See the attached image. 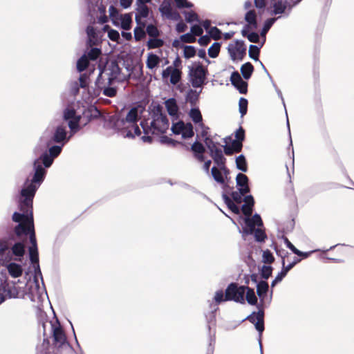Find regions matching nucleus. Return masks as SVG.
<instances>
[{"label":"nucleus","instance_id":"1","mask_svg":"<svg viewBox=\"0 0 354 354\" xmlns=\"http://www.w3.org/2000/svg\"><path fill=\"white\" fill-rule=\"evenodd\" d=\"M36 191L37 187L32 185H26L24 189H21L19 198L20 212L14 213L12 216L13 221L19 223L15 228L17 234H30L31 245L29 248V255L32 263H37L39 261L32 212V199Z\"/></svg>","mask_w":354,"mask_h":354},{"label":"nucleus","instance_id":"2","mask_svg":"<svg viewBox=\"0 0 354 354\" xmlns=\"http://www.w3.org/2000/svg\"><path fill=\"white\" fill-rule=\"evenodd\" d=\"M121 80L120 77V68L114 62L106 64L105 68L100 71L95 84L97 88L94 91V95H98L100 91L108 97H112L116 94V89L112 85L115 80Z\"/></svg>","mask_w":354,"mask_h":354},{"label":"nucleus","instance_id":"3","mask_svg":"<svg viewBox=\"0 0 354 354\" xmlns=\"http://www.w3.org/2000/svg\"><path fill=\"white\" fill-rule=\"evenodd\" d=\"M245 204L242 207V211L246 216L245 219V227L243 229V234H248L254 232L255 239L258 241H262L266 237L264 231L261 228L263 225L259 215L255 214L252 218L250 216L252 212L254 199L252 196H248L244 198Z\"/></svg>","mask_w":354,"mask_h":354},{"label":"nucleus","instance_id":"4","mask_svg":"<svg viewBox=\"0 0 354 354\" xmlns=\"http://www.w3.org/2000/svg\"><path fill=\"white\" fill-rule=\"evenodd\" d=\"M142 108H133L129 111L125 119H116L114 126L125 138H133L141 134L140 127L137 124L140 118Z\"/></svg>","mask_w":354,"mask_h":354},{"label":"nucleus","instance_id":"5","mask_svg":"<svg viewBox=\"0 0 354 354\" xmlns=\"http://www.w3.org/2000/svg\"><path fill=\"white\" fill-rule=\"evenodd\" d=\"M62 151V147L59 146H53L50 148L48 155L44 153L40 158L36 160L34 162L35 174L32 180H27L22 189H24L26 185H32L37 187V189L43 181L45 176V170L41 166V162L46 167H49L53 161V159L57 156Z\"/></svg>","mask_w":354,"mask_h":354},{"label":"nucleus","instance_id":"6","mask_svg":"<svg viewBox=\"0 0 354 354\" xmlns=\"http://www.w3.org/2000/svg\"><path fill=\"white\" fill-rule=\"evenodd\" d=\"M207 74V68L200 62H194L189 66V80L193 87L200 88L199 92L190 91L188 93L187 99L192 103L198 100L203 86L206 84Z\"/></svg>","mask_w":354,"mask_h":354},{"label":"nucleus","instance_id":"7","mask_svg":"<svg viewBox=\"0 0 354 354\" xmlns=\"http://www.w3.org/2000/svg\"><path fill=\"white\" fill-rule=\"evenodd\" d=\"M150 124V127L147 128H146L144 124H141L142 128L145 134L141 138V139L145 142H151L152 141V138L149 136V133L158 136L160 133H165L169 127L167 119L161 115L157 116V118L151 121Z\"/></svg>","mask_w":354,"mask_h":354},{"label":"nucleus","instance_id":"8","mask_svg":"<svg viewBox=\"0 0 354 354\" xmlns=\"http://www.w3.org/2000/svg\"><path fill=\"white\" fill-rule=\"evenodd\" d=\"M245 287H237L235 284L231 283L226 289L225 299L233 300L236 302L243 304L245 302Z\"/></svg>","mask_w":354,"mask_h":354},{"label":"nucleus","instance_id":"9","mask_svg":"<svg viewBox=\"0 0 354 354\" xmlns=\"http://www.w3.org/2000/svg\"><path fill=\"white\" fill-rule=\"evenodd\" d=\"M216 164L218 167H213L211 173L217 183L223 185L227 181L230 171L225 165V158H222V160Z\"/></svg>","mask_w":354,"mask_h":354},{"label":"nucleus","instance_id":"10","mask_svg":"<svg viewBox=\"0 0 354 354\" xmlns=\"http://www.w3.org/2000/svg\"><path fill=\"white\" fill-rule=\"evenodd\" d=\"M171 130L175 135H179L184 139L192 138L194 136L193 127L191 123L178 122L173 124Z\"/></svg>","mask_w":354,"mask_h":354},{"label":"nucleus","instance_id":"11","mask_svg":"<svg viewBox=\"0 0 354 354\" xmlns=\"http://www.w3.org/2000/svg\"><path fill=\"white\" fill-rule=\"evenodd\" d=\"M229 54L233 60H241L245 54L246 48L241 41H232L228 46Z\"/></svg>","mask_w":354,"mask_h":354},{"label":"nucleus","instance_id":"12","mask_svg":"<svg viewBox=\"0 0 354 354\" xmlns=\"http://www.w3.org/2000/svg\"><path fill=\"white\" fill-rule=\"evenodd\" d=\"M204 141L215 162L219 163L222 158H224L221 149L209 138H205Z\"/></svg>","mask_w":354,"mask_h":354},{"label":"nucleus","instance_id":"13","mask_svg":"<svg viewBox=\"0 0 354 354\" xmlns=\"http://www.w3.org/2000/svg\"><path fill=\"white\" fill-rule=\"evenodd\" d=\"M204 141L215 162L219 163L222 158H224L221 149L209 138H205Z\"/></svg>","mask_w":354,"mask_h":354},{"label":"nucleus","instance_id":"14","mask_svg":"<svg viewBox=\"0 0 354 354\" xmlns=\"http://www.w3.org/2000/svg\"><path fill=\"white\" fill-rule=\"evenodd\" d=\"M64 117L66 120L68 121V126L70 129L72 131L77 130L80 115L77 114L74 109L67 108L64 111Z\"/></svg>","mask_w":354,"mask_h":354},{"label":"nucleus","instance_id":"15","mask_svg":"<svg viewBox=\"0 0 354 354\" xmlns=\"http://www.w3.org/2000/svg\"><path fill=\"white\" fill-rule=\"evenodd\" d=\"M162 75L164 80L169 79L172 84H176L180 80L181 72L174 67L169 66L162 71Z\"/></svg>","mask_w":354,"mask_h":354},{"label":"nucleus","instance_id":"16","mask_svg":"<svg viewBox=\"0 0 354 354\" xmlns=\"http://www.w3.org/2000/svg\"><path fill=\"white\" fill-rule=\"evenodd\" d=\"M9 284L5 281L0 286V304H1L6 297H17L19 295V291L16 288H10Z\"/></svg>","mask_w":354,"mask_h":354},{"label":"nucleus","instance_id":"17","mask_svg":"<svg viewBox=\"0 0 354 354\" xmlns=\"http://www.w3.org/2000/svg\"><path fill=\"white\" fill-rule=\"evenodd\" d=\"M230 80L232 84L240 91V93H246L248 84L246 82L243 80L239 73H233L231 75Z\"/></svg>","mask_w":354,"mask_h":354},{"label":"nucleus","instance_id":"18","mask_svg":"<svg viewBox=\"0 0 354 354\" xmlns=\"http://www.w3.org/2000/svg\"><path fill=\"white\" fill-rule=\"evenodd\" d=\"M248 319L255 325L256 329L260 333L263 331V312L262 310H259L257 313H252Z\"/></svg>","mask_w":354,"mask_h":354},{"label":"nucleus","instance_id":"19","mask_svg":"<svg viewBox=\"0 0 354 354\" xmlns=\"http://www.w3.org/2000/svg\"><path fill=\"white\" fill-rule=\"evenodd\" d=\"M27 286L28 287L29 295L31 300L35 301L37 299H39L41 296L43 291L42 290H40L37 281L36 279L30 281L28 283Z\"/></svg>","mask_w":354,"mask_h":354},{"label":"nucleus","instance_id":"20","mask_svg":"<svg viewBox=\"0 0 354 354\" xmlns=\"http://www.w3.org/2000/svg\"><path fill=\"white\" fill-rule=\"evenodd\" d=\"M236 181L239 190L242 194L249 192L248 178L245 174L239 173L236 176Z\"/></svg>","mask_w":354,"mask_h":354},{"label":"nucleus","instance_id":"21","mask_svg":"<svg viewBox=\"0 0 354 354\" xmlns=\"http://www.w3.org/2000/svg\"><path fill=\"white\" fill-rule=\"evenodd\" d=\"M54 340L60 345L66 342V335L58 323L52 325Z\"/></svg>","mask_w":354,"mask_h":354},{"label":"nucleus","instance_id":"22","mask_svg":"<svg viewBox=\"0 0 354 354\" xmlns=\"http://www.w3.org/2000/svg\"><path fill=\"white\" fill-rule=\"evenodd\" d=\"M11 259L9 247L6 241H0V263L4 264Z\"/></svg>","mask_w":354,"mask_h":354},{"label":"nucleus","instance_id":"23","mask_svg":"<svg viewBox=\"0 0 354 354\" xmlns=\"http://www.w3.org/2000/svg\"><path fill=\"white\" fill-rule=\"evenodd\" d=\"M290 201L291 203L289 204V218H291V221L289 222V225H290L291 227L293 228L295 226V218L297 216L299 209L296 196H294L292 199H290Z\"/></svg>","mask_w":354,"mask_h":354},{"label":"nucleus","instance_id":"24","mask_svg":"<svg viewBox=\"0 0 354 354\" xmlns=\"http://www.w3.org/2000/svg\"><path fill=\"white\" fill-rule=\"evenodd\" d=\"M9 274L14 278H17L21 276L23 273V268L21 266L16 263H8L6 266Z\"/></svg>","mask_w":354,"mask_h":354},{"label":"nucleus","instance_id":"25","mask_svg":"<svg viewBox=\"0 0 354 354\" xmlns=\"http://www.w3.org/2000/svg\"><path fill=\"white\" fill-rule=\"evenodd\" d=\"M189 116L194 122L195 125L203 127V118L200 110L198 108H192L189 112Z\"/></svg>","mask_w":354,"mask_h":354},{"label":"nucleus","instance_id":"26","mask_svg":"<svg viewBox=\"0 0 354 354\" xmlns=\"http://www.w3.org/2000/svg\"><path fill=\"white\" fill-rule=\"evenodd\" d=\"M245 19L248 23L247 27L252 30L257 28V14L254 10H249L246 12Z\"/></svg>","mask_w":354,"mask_h":354},{"label":"nucleus","instance_id":"27","mask_svg":"<svg viewBox=\"0 0 354 354\" xmlns=\"http://www.w3.org/2000/svg\"><path fill=\"white\" fill-rule=\"evenodd\" d=\"M289 250L296 254L297 257H301L303 258H308L313 253L322 251L320 249L313 250L308 252H302L297 249L290 241H289Z\"/></svg>","mask_w":354,"mask_h":354},{"label":"nucleus","instance_id":"28","mask_svg":"<svg viewBox=\"0 0 354 354\" xmlns=\"http://www.w3.org/2000/svg\"><path fill=\"white\" fill-rule=\"evenodd\" d=\"M160 62V57L153 53H149L147 55V58L146 60L147 67L150 70H154L158 67Z\"/></svg>","mask_w":354,"mask_h":354},{"label":"nucleus","instance_id":"29","mask_svg":"<svg viewBox=\"0 0 354 354\" xmlns=\"http://www.w3.org/2000/svg\"><path fill=\"white\" fill-rule=\"evenodd\" d=\"M132 16L129 13L122 15L119 18V26L124 30H129L131 28Z\"/></svg>","mask_w":354,"mask_h":354},{"label":"nucleus","instance_id":"30","mask_svg":"<svg viewBox=\"0 0 354 354\" xmlns=\"http://www.w3.org/2000/svg\"><path fill=\"white\" fill-rule=\"evenodd\" d=\"M137 15L136 16V21L138 24L142 23L141 21L142 18H145L148 16L149 9L146 5L137 4Z\"/></svg>","mask_w":354,"mask_h":354},{"label":"nucleus","instance_id":"31","mask_svg":"<svg viewBox=\"0 0 354 354\" xmlns=\"http://www.w3.org/2000/svg\"><path fill=\"white\" fill-rule=\"evenodd\" d=\"M192 149L194 151L195 154V157L199 160V161H203L204 160V156L203 153L205 151V148L203 146L202 144L196 142L193 144L192 146Z\"/></svg>","mask_w":354,"mask_h":354},{"label":"nucleus","instance_id":"32","mask_svg":"<svg viewBox=\"0 0 354 354\" xmlns=\"http://www.w3.org/2000/svg\"><path fill=\"white\" fill-rule=\"evenodd\" d=\"M165 106L170 115L176 116L178 108L174 99L171 98L165 102Z\"/></svg>","mask_w":354,"mask_h":354},{"label":"nucleus","instance_id":"33","mask_svg":"<svg viewBox=\"0 0 354 354\" xmlns=\"http://www.w3.org/2000/svg\"><path fill=\"white\" fill-rule=\"evenodd\" d=\"M66 128L64 126H59L56 128L53 139L55 142L63 141L66 138Z\"/></svg>","mask_w":354,"mask_h":354},{"label":"nucleus","instance_id":"34","mask_svg":"<svg viewBox=\"0 0 354 354\" xmlns=\"http://www.w3.org/2000/svg\"><path fill=\"white\" fill-rule=\"evenodd\" d=\"M235 136L236 140L234 141L232 143L233 147H234L236 151H239L241 148V142L244 139V131L242 128L239 129L235 133Z\"/></svg>","mask_w":354,"mask_h":354},{"label":"nucleus","instance_id":"35","mask_svg":"<svg viewBox=\"0 0 354 354\" xmlns=\"http://www.w3.org/2000/svg\"><path fill=\"white\" fill-rule=\"evenodd\" d=\"M109 17H110L112 23L115 26H119V18L122 15H120L118 10L113 6L109 7Z\"/></svg>","mask_w":354,"mask_h":354},{"label":"nucleus","instance_id":"36","mask_svg":"<svg viewBox=\"0 0 354 354\" xmlns=\"http://www.w3.org/2000/svg\"><path fill=\"white\" fill-rule=\"evenodd\" d=\"M253 71V66L250 62L244 64L241 68V73L246 80H248L250 77Z\"/></svg>","mask_w":354,"mask_h":354},{"label":"nucleus","instance_id":"37","mask_svg":"<svg viewBox=\"0 0 354 354\" xmlns=\"http://www.w3.org/2000/svg\"><path fill=\"white\" fill-rule=\"evenodd\" d=\"M86 32L90 45H93L98 42L99 39L97 35L92 26H88L87 28Z\"/></svg>","mask_w":354,"mask_h":354},{"label":"nucleus","instance_id":"38","mask_svg":"<svg viewBox=\"0 0 354 354\" xmlns=\"http://www.w3.org/2000/svg\"><path fill=\"white\" fill-rule=\"evenodd\" d=\"M268 289V285L266 281H261L257 285V294L261 299H264Z\"/></svg>","mask_w":354,"mask_h":354},{"label":"nucleus","instance_id":"39","mask_svg":"<svg viewBox=\"0 0 354 354\" xmlns=\"http://www.w3.org/2000/svg\"><path fill=\"white\" fill-rule=\"evenodd\" d=\"M183 56L185 59H190L194 57L196 54V50L194 46H183Z\"/></svg>","mask_w":354,"mask_h":354},{"label":"nucleus","instance_id":"40","mask_svg":"<svg viewBox=\"0 0 354 354\" xmlns=\"http://www.w3.org/2000/svg\"><path fill=\"white\" fill-rule=\"evenodd\" d=\"M245 293H246V300L248 304L251 305H254L257 302V298L255 295V293L252 289L249 288H245Z\"/></svg>","mask_w":354,"mask_h":354},{"label":"nucleus","instance_id":"41","mask_svg":"<svg viewBox=\"0 0 354 354\" xmlns=\"http://www.w3.org/2000/svg\"><path fill=\"white\" fill-rule=\"evenodd\" d=\"M221 48V44L219 43H214L208 49V55L212 58L218 57Z\"/></svg>","mask_w":354,"mask_h":354},{"label":"nucleus","instance_id":"42","mask_svg":"<svg viewBox=\"0 0 354 354\" xmlns=\"http://www.w3.org/2000/svg\"><path fill=\"white\" fill-rule=\"evenodd\" d=\"M145 23H141L138 24V26L136 27L134 30V37L136 40L138 41L143 38L145 35V32L144 31Z\"/></svg>","mask_w":354,"mask_h":354},{"label":"nucleus","instance_id":"43","mask_svg":"<svg viewBox=\"0 0 354 354\" xmlns=\"http://www.w3.org/2000/svg\"><path fill=\"white\" fill-rule=\"evenodd\" d=\"M236 167L239 169L245 172L248 169L245 158L243 156L241 155L236 159Z\"/></svg>","mask_w":354,"mask_h":354},{"label":"nucleus","instance_id":"44","mask_svg":"<svg viewBox=\"0 0 354 354\" xmlns=\"http://www.w3.org/2000/svg\"><path fill=\"white\" fill-rule=\"evenodd\" d=\"M88 64V59L86 55H84L77 61V68L80 72H81L87 67Z\"/></svg>","mask_w":354,"mask_h":354},{"label":"nucleus","instance_id":"45","mask_svg":"<svg viewBox=\"0 0 354 354\" xmlns=\"http://www.w3.org/2000/svg\"><path fill=\"white\" fill-rule=\"evenodd\" d=\"M273 8L274 14H281L284 11L286 4L282 3L281 0H273Z\"/></svg>","mask_w":354,"mask_h":354},{"label":"nucleus","instance_id":"46","mask_svg":"<svg viewBox=\"0 0 354 354\" xmlns=\"http://www.w3.org/2000/svg\"><path fill=\"white\" fill-rule=\"evenodd\" d=\"M12 253L17 257H22L24 254V245L21 243H15L12 248Z\"/></svg>","mask_w":354,"mask_h":354},{"label":"nucleus","instance_id":"47","mask_svg":"<svg viewBox=\"0 0 354 354\" xmlns=\"http://www.w3.org/2000/svg\"><path fill=\"white\" fill-rule=\"evenodd\" d=\"M160 10L163 15L171 17V10L169 1H165L160 7Z\"/></svg>","mask_w":354,"mask_h":354},{"label":"nucleus","instance_id":"48","mask_svg":"<svg viewBox=\"0 0 354 354\" xmlns=\"http://www.w3.org/2000/svg\"><path fill=\"white\" fill-rule=\"evenodd\" d=\"M223 199L229 209L234 213L239 214V208L225 195H223Z\"/></svg>","mask_w":354,"mask_h":354},{"label":"nucleus","instance_id":"49","mask_svg":"<svg viewBox=\"0 0 354 354\" xmlns=\"http://www.w3.org/2000/svg\"><path fill=\"white\" fill-rule=\"evenodd\" d=\"M243 35L246 36L248 40L251 42L256 43L259 41V36L256 32H248L246 29L243 30Z\"/></svg>","mask_w":354,"mask_h":354},{"label":"nucleus","instance_id":"50","mask_svg":"<svg viewBox=\"0 0 354 354\" xmlns=\"http://www.w3.org/2000/svg\"><path fill=\"white\" fill-rule=\"evenodd\" d=\"M239 112L241 116H243L247 113L248 109V101L245 98H241L239 102Z\"/></svg>","mask_w":354,"mask_h":354},{"label":"nucleus","instance_id":"51","mask_svg":"<svg viewBox=\"0 0 354 354\" xmlns=\"http://www.w3.org/2000/svg\"><path fill=\"white\" fill-rule=\"evenodd\" d=\"M259 55V48L257 46L251 45L249 48L250 57L254 60H258Z\"/></svg>","mask_w":354,"mask_h":354},{"label":"nucleus","instance_id":"52","mask_svg":"<svg viewBox=\"0 0 354 354\" xmlns=\"http://www.w3.org/2000/svg\"><path fill=\"white\" fill-rule=\"evenodd\" d=\"M163 41L161 39L157 38H153L149 40L147 46L149 48H155L162 46Z\"/></svg>","mask_w":354,"mask_h":354},{"label":"nucleus","instance_id":"53","mask_svg":"<svg viewBox=\"0 0 354 354\" xmlns=\"http://www.w3.org/2000/svg\"><path fill=\"white\" fill-rule=\"evenodd\" d=\"M208 34L210 37H212L214 39H218L221 37V32L216 27H212L208 30Z\"/></svg>","mask_w":354,"mask_h":354},{"label":"nucleus","instance_id":"54","mask_svg":"<svg viewBox=\"0 0 354 354\" xmlns=\"http://www.w3.org/2000/svg\"><path fill=\"white\" fill-rule=\"evenodd\" d=\"M185 18L189 23L198 21V15L192 11L185 12Z\"/></svg>","mask_w":354,"mask_h":354},{"label":"nucleus","instance_id":"55","mask_svg":"<svg viewBox=\"0 0 354 354\" xmlns=\"http://www.w3.org/2000/svg\"><path fill=\"white\" fill-rule=\"evenodd\" d=\"M262 259L265 263H270L274 261V257L272 253L268 250L263 252Z\"/></svg>","mask_w":354,"mask_h":354},{"label":"nucleus","instance_id":"56","mask_svg":"<svg viewBox=\"0 0 354 354\" xmlns=\"http://www.w3.org/2000/svg\"><path fill=\"white\" fill-rule=\"evenodd\" d=\"M301 257L294 256L292 259L289 257V270L298 264L301 260L306 259Z\"/></svg>","mask_w":354,"mask_h":354},{"label":"nucleus","instance_id":"57","mask_svg":"<svg viewBox=\"0 0 354 354\" xmlns=\"http://www.w3.org/2000/svg\"><path fill=\"white\" fill-rule=\"evenodd\" d=\"M214 299L216 304H219L221 302L229 300L225 299V294L224 295L222 290H218L216 292Z\"/></svg>","mask_w":354,"mask_h":354},{"label":"nucleus","instance_id":"58","mask_svg":"<svg viewBox=\"0 0 354 354\" xmlns=\"http://www.w3.org/2000/svg\"><path fill=\"white\" fill-rule=\"evenodd\" d=\"M183 43H193L196 41V37L190 33H187L180 36Z\"/></svg>","mask_w":354,"mask_h":354},{"label":"nucleus","instance_id":"59","mask_svg":"<svg viewBox=\"0 0 354 354\" xmlns=\"http://www.w3.org/2000/svg\"><path fill=\"white\" fill-rule=\"evenodd\" d=\"M192 34L196 37V36H201L203 33V30L200 25H194L191 28Z\"/></svg>","mask_w":354,"mask_h":354},{"label":"nucleus","instance_id":"60","mask_svg":"<svg viewBox=\"0 0 354 354\" xmlns=\"http://www.w3.org/2000/svg\"><path fill=\"white\" fill-rule=\"evenodd\" d=\"M101 51L100 49L94 48L89 51L88 56L90 59L95 60L98 57Z\"/></svg>","mask_w":354,"mask_h":354},{"label":"nucleus","instance_id":"61","mask_svg":"<svg viewBox=\"0 0 354 354\" xmlns=\"http://www.w3.org/2000/svg\"><path fill=\"white\" fill-rule=\"evenodd\" d=\"M147 32L151 37H156L159 34L157 28L153 25H149L147 27Z\"/></svg>","mask_w":354,"mask_h":354},{"label":"nucleus","instance_id":"62","mask_svg":"<svg viewBox=\"0 0 354 354\" xmlns=\"http://www.w3.org/2000/svg\"><path fill=\"white\" fill-rule=\"evenodd\" d=\"M108 37L111 40L113 41H118L120 39V34L115 30H109Z\"/></svg>","mask_w":354,"mask_h":354},{"label":"nucleus","instance_id":"63","mask_svg":"<svg viewBox=\"0 0 354 354\" xmlns=\"http://www.w3.org/2000/svg\"><path fill=\"white\" fill-rule=\"evenodd\" d=\"M272 273V268L270 266H263L261 268V274L263 277L268 279Z\"/></svg>","mask_w":354,"mask_h":354},{"label":"nucleus","instance_id":"64","mask_svg":"<svg viewBox=\"0 0 354 354\" xmlns=\"http://www.w3.org/2000/svg\"><path fill=\"white\" fill-rule=\"evenodd\" d=\"M176 6L179 8H189L192 6V4L187 1V0H174Z\"/></svg>","mask_w":354,"mask_h":354}]
</instances>
